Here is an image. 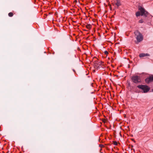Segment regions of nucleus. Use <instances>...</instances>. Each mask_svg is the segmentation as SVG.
Returning <instances> with one entry per match:
<instances>
[{"mask_svg": "<svg viewBox=\"0 0 153 153\" xmlns=\"http://www.w3.org/2000/svg\"><path fill=\"white\" fill-rule=\"evenodd\" d=\"M139 10L140 11L137 12L136 13V15L137 16H139L140 15L144 16H147L148 13L145 10L141 7H139Z\"/></svg>", "mask_w": 153, "mask_h": 153, "instance_id": "obj_1", "label": "nucleus"}, {"mask_svg": "<svg viewBox=\"0 0 153 153\" xmlns=\"http://www.w3.org/2000/svg\"><path fill=\"white\" fill-rule=\"evenodd\" d=\"M135 38L137 39L138 42H140L143 39V36L142 34L138 31H136L134 32Z\"/></svg>", "mask_w": 153, "mask_h": 153, "instance_id": "obj_2", "label": "nucleus"}, {"mask_svg": "<svg viewBox=\"0 0 153 153\" xmlns=\"http://www.w3.org/2000/svg\"><path fill=\"white\" fill-rule=\"evenodd\" d=\"M131 79L132 82L135 83H138L141 82L140 77L138 76H134L132 77Z\"/></svg>", "mask_w": 153, "mask_h": 153, "instance_id": "obj_3", "label": "nucleus"}, {"mask_svg": "<svg viewBox=\"0 0 153 153\" xmlns=\"http://www.w3.org/2000/svg\"><path fill=\"white\" fill-rule=\"evenodd\" d=\"M137 88L142 90L144 93L147 92L150 89L149 87H137Z\"/></svg>", "mask_w": 153, "mask_h": 153, "instance_id": "obj_4", "label": "nucleus"}, {"mask_svg": "<svg viewBox=\"0 0 153 153\" xmlns=\"http://www.w3.org/2000/svg\"><path fill=\"white\" fill-rule=\"evenodd\" d=\"M145 82L147 83H149L153 81V76H149L145 80Z\"/></svg>", "mask_w": 153, "mask_h": 153, "instance_id": "obj_5", "label": "nucleus"}, {"mask_svg": "<svg viewBox=\"0 0 153 153\" xmlns=\"http://www.w3.org/2000/svg\"><path fill=\"white\" fill-rule=\"evenodd\" d=\"M149 56V54L147 53H141L139 54V56L140 57H143L146 56Z\"/></svg>", "mask_w": 153, "mask_h": 153, "instance_id": "obj_6", "label": "nucleus"}, {"mask_svg": "<svg viewBox=\"0 0 153 153\" xmlns=\"http://www.w3.org/2000/svg\"><path fill=\"white\" fill-rule=\"evenodd\" d=\"M116 5L117 7H119V6L121 5L120 2L119 0H116Z\"/></svg>", "mask_w": 153, "mask_h": 153, "instance_id": "obj_7", "label": "nucleus"}, {"mask_svg": "<svg viewBox=\"0 0 153 153\" xmlns=\"http://www.w3.org/2000/svg\"><path fill=\"white\" fill-rule=\"evenodd\" d=\"M86 28L88 29V30H90L91 28V25L90 24H87L86 25Z\"/></svg>", "mask_w": 153, "mask_h": 153, "instance_id": "obj_8", "label": "nucleus"}, {"mask_svg": "<svg viewBox=\"0 0 153 153\" xmlns=\"http://www.w3.org/2000/svg\"><path fill=\"white\" fill-rule=\"evenodd\" d=\"M8 15L9 16L11 17L13 16V13L10 12L8 13Z\"/></svg>", "mask_w": 153, "mask_h": 153, "instance_id": "obj_9", "label": "nucleus"}, {"mask_svg": "<svg viewBox=\"0 0 153 153\" xmlns=\"http://www.w3.org/2000/svg\"><path fill=\"white\" fill-rule=\"evenodd\" d=\"M143 22V20L142 19H141L140 20H139V22L140 23H142Z\"/></svg>", "mask_w": 153, "mask_h": 153, "instance_id": "obj_10", "label": "nucleus"}, {"mask_svg": "<svg viewBox=\"0 0 153 153\" xmlns=\"http://www.w3.org/2000/svg\"><path fill=\"white\" fill-rule=\"evenodd\" d=\"M104 53H105V54H106V55H107L108 53V52L107 51H105Z\"/></svg>", "mask_w": 153, "mask_h": 153, "instance_id": "obj_11", "label": "nucleus"}, {"mask_svg": "<svg viewBox=\"0 0 153 153\" xmlns=\"http://www.w3.org/2000/svg\"><path fill=\"white\" fill-rule=\"evenodd\" d=\"M138 86H147L146 85H139Z\"/></svg>", "mask_w": 153, "mask_h": 153, "instance_id": "obj_12", "label": "nucleus"}, {"mask_svg": "<svg viewBox=\"0 0 153 153\" xmlns=\"http://www.w3.org/2000/svg\"><path fill=\"white\" fill-rule=\"evenodd\" d=\"M101 150H102V149H100V151H101Z\"/></svg>", "mask_w": 153, "mask_h": 153, "instance_id": "obj_13", "label": "nucleus"}, {"mask_svg": "<svg viewBox=\"0 0 153 153\" xmlns=\"http://www.w3.org/2000/svg\"><path fill=\"white\" fill-rule=\"evenodd\" d=\"M152 91H153V89H152Z\"/></svg>", "mask_w": 153, "mask_h": 153, "instance_id": "obj_14", "label": "nucleus"}]
</instances>
